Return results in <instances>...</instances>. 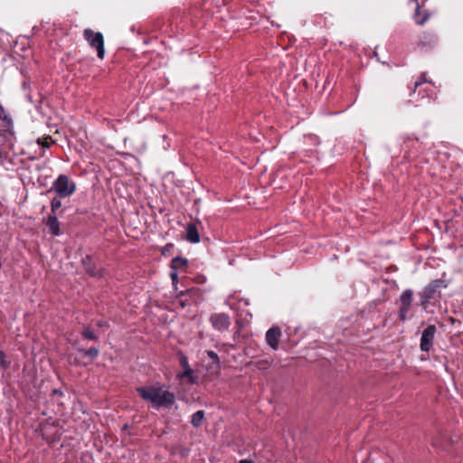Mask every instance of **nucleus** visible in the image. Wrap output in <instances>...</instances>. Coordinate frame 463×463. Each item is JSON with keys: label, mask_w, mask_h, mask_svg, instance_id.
Segmentation results:
<instances>
[{"label": "nucleus", "mask_w": 463, "mask_h": 463, "mask_svg": "<svg viewBox=\"0 0 463 463\" xmlns=\"http://www.w3.org/2000/svg\"><path fill=\"white\" fill-rule=\"evenodd\" d=\"M146 400L156 409H166L175 403V396L164 386H150L146 387Z\"/></svg>", "instance_id": "nucleus-1"}, {"label": "nucleus", "mask_w": 463, "mask_h": 463, "mask_svg": "<svg viewBox=\"0 0 463 463\" xmlns=\"http://www.w3.org/2000/svg\"><path fill=\"white\" fill-rule=\"evenodd\" d=\"M444 278L445 273H443L442 278L431 280L420 292V306L424 308L428 307L430 300H439L441 298V290L449 286V282Z\"/></svg>", "instance_id": "nucleus-2"}, {"label": "nucleus", "mask_w": 463, "mask_h": 463, "mask_svg": "<svg viewBox=\"0 0 463 463\" xmlns=\"http://www.w3.org/2000/svg\"><path fill=\"white\" fill-rule=\"evenodd\" d=\"M51 191H54L59 198L70 197L76 191V184L68 175H60L52 183Z\"/></svg>", "instance_id": "nucleus-3"}, {"label": "nucleus", "mask_w": 463, "mask_h": 463, "mask_svg": "<svg viewBox=\"0 0 463 463\" xmlns=\"http://www.w3.org/2000/svg\"><path fill=\"white\" fill-rule=\"evenodd\" d=\"M83 38L90 46L97 51L99 59L103 60L105 56L104 36L100 32H94L90 28L83 31Z\"/></svg>", "instance_id": "nucleus-4"}, {"label": "nucleus", "mask_w": 463, "mask_h": 463, "mask_svg": "<svg viewBox=\"0 0 463 463\" xmlns=\"http://www.w3.org/2000/svg\"><path fill=\"white\" fill-rule=\"evenodd\" d=\"M189 261L187 259L183 257H175L170 263V279L172 280L173 288L177 290V284L179 281V276L184 275L188 270Z\"/></svg>", "instance_id": "nucleus-5"}, {"label": "nucleus", "mask_w": 463, "mask_h": 463, "mask_svg": "<svg viewBox=\"0 0 463 463\" xmlns=\"http://www.w3.org/2000/svg\"><path fill=\"white\" fill-rule=\"evenodd\" d=\"M413 299V291L411 289H405L402 292L398 304H399V317L400 320L404 322L409 317L411 303Z\"/></svg>", "instance_id": "nucleus-6"}, {"label": "nucleus", "mask_w": 463, "mask_h": 463, "mask_svg": "<svg viewBox=\"0 0 463 463\" xmlns=\"http://www.w3.org/2000/svg\"><path fill=\"white\" fill-rule=\"evenodd\" d=\"M179 364L182 371L177 373V378L179 380L186 379L187 383L191 384L196 383L198 381V376L196 375L194 370L190 367L188 358L183 353L179 354Z\"/></svg>", "instance_id": "nucleus-7"}, {"label": "nucleus", "mask_w": 463, "mask_h": 463, "mask_svg": "<svg viewBox=\"0 0 463 463\" xmlns=\"http://www.w3.org/2000/svg\"><path fill=\"white\" fill-rule=\"evenodd\" d=\"M209 321L217 331H225L231 326V318L225 313H213L211 315Z\"/></svg>", "instance_id": "nucleus-8"}, {"label": "nucleus", "mask_w": 463, "mask_h": 463, "mask_svg": "<svg viewBox=\"0 0 463 463\" xmlns=\"http://www.w3.org/2000/svg\"><path fill=\"white\" fill-rule=\"evenodd\" d=\"M436 333V326L434 325H429L422 332L420 337V350L423 352H429L432 345Z\"/></svg>", "instance_id": "nucleus-9"}, {"label": "nucleus", "mask_w": 463, "mask_h": 463, "mask_svg": "<svg viewBox=\"0 0 463 463\" xmlns=\"http://www.w3.org/2000/svg\"><path fill=\"white\" fill-rule=\"evenodd\" d=\"M82 265L84 267L85 271L91 277L100 278L103 276V269H97L90 255H86L82 260Z\"/></svg>", "instance_id": "nucleus-10"}, {"label": "nucleus", "mask_w": 463, "mask_h": 463, "mask_svg": "<svg viewBox=\"0 0 463 463\" xmlns=\"http://www.w3.org/2000/svg\"><path fill=\"white\" fill-rule=\"evenodd\" d=\"M281 336V331L279 327H271L266 333V341L268 345L274 350L279 347V342Z\"/></svg>", "instance_id": "nucleus-11"}, {"label": "nucleus", "mask_w": 463, "mask_h": 463, "mask_svg": "<svg viewBox=\"0 0 463 463\" xmlns=\"http://www.w3.org/2000/svg\"><path fill=\"white\" fill-rule=\"evenodd\" d=\"M426 82L425 74L421 75V80H418L414 84V92L418 91L419 95L422 94V98L431 99L434 95V90L431 86L423 87V83Z\"/></svg>", "instance_id": "nucleus-12"}, {"label": "nucleus", "mask_w": 463, "mask_h": 463, "mask_svg": "<svg viewBox=\"0 0 463 463\" xmlns=\"http://www.w3.org/2000/svg\"><path fill=\"white\" fill-rule=\"evenodd\" d=\"M43 222L49 228V232L52 235L60 236L62 233L60 229V222L56 215L49 214Z\"/></svg>", "instance_id": "nucleus-13"}, {"label": "nucleus", "mask_w": 463, "mask_h": 463, "mask_svg": "<svg viewBox=\"0 0 463 463\" xmlns=\"http://www.w3.org/2000/svg\"><path fill=\"white\" fill-rule=\"evenodd\" d=\"M78 352L80 354H82L84 356H87L89 358L88 362H84L83 365H88L91 364L99 354V350L97 347H90L88 349L85 348H79Z\"/></svg>", "instance_id": "nucleus-14"}, {"label": "nucleus", "mask_w": 463, "mask_h": 463, "mask_svg": "<svg viewBox=\"0 0 463 463\" xmlns=\"http://www.w3.org/2000/svg\"><path fill=\"white\" fill-rule=\"evenodd\" d=\"M186 239L192 243L200 241V234L194 223H189L186 227Z\"/></svg>", "instance_id": "nucleus-15"}, {"label": "nucleus", "mask_w": 463, "mask_h": 463, "mask_svg": "<svg viewBox=\"0 0 463 463\" xmlns=\"http://www.w3.org/2000/svg\"><path fill=\"white\" fill-rule=\"evenodd\" d=\"M430 13L426 10H420V7L419 4L417 5V7L415 9V13L413 15L414 21L419 25H423L428 19L430 18Z\"/></svg>", "instance_id": "nucleus-16"}, {"label": "nucleus", "mask_w": 463, "mask_h": 463, "mask_svg": "<svg viewBox=\"0 0 463 463\" xmlns=\"http://www.w3.org/2000/svg\"><path fill=\"white\" fill-rule=\"evenodd\" d=\"M203 420H204L203 411H197L196 412H194L192 415L191 424L194 427L198 428L203 424Z\"/></svg>", "instance_id": "nucleus-17"}, {"label": "nucleus", "mask_w": 463, "mask_h": 463, "mask_svg": "<svg viewBox=\"0 0 463 463\" xmlns=\"http://www.w3.org/2000/svg\"><path fill=\"white\" fill-rule=\"evenodd\" d=\"M61 198H59L57 195L52 198L51 201V214L50 215H56L57 211L61 207Z\"/></svg>", "instance_id": "nucleus-18"}, {"label": "nucleus", "mask_w": 463, "mask_h": 463, "mask_svg": "<svg viewBox=\"0 0 463 463\" xmlns=\"http://www.w3.org/2000/svg\"><path fill=\"white\" fill-rule=\"evenodd\" d=\"M81 335L88 340L97 341L98 336L93 333L90 326H87L81 332Z\"/></svg>", "instance_id": "nucleus-19"}, {"label": "nucleus", "mask_w": 463, "mask_h": 463, "mask_svg": "<svg viewBox=\"0 0 463 463\" xmlns=\"http://www.w3.org/2000/svg\"><path fill=\"white\" fill-rule=\"evenodd\" d=\"M11 365V361L7 359L4 351L0 350V370L8 369Z\"/></svg>", "instance_id": "nucleus-20"}, {"label": "nucleus", "mask_w": 463, "mask_h": 463, "mask_svg": "<svg viewBox=\"0 0 463 463\" xmlns=\"http://www.w3.org/2000/svg\"><path fill=\"white\" fill-rule=\"evenodd\" d=\"M37 143L42 146L43 147H50L51 144L53 143L52 138L51 136L40 137L37 139Z\"/></svg>", "instance_id": "nucleus-21"}, {"label": "nucleus", "mask_w": 463, "mask_h": 463, "mask_svg": "<svg viewBox=\"0 0 463 463\" xmlns=\"http://www.w3.org/2000/svg\"><path fill=\"white\" fill-rule=\"evenodd\" d=\"M0 119L7 124L12 123V119L9 117L8 113L5 111V108L0 104Z\"/></svg>", "instance_id": "nucleus-22"}, {"label": "nucleus", "mask_w": 463, "mask_h": 463, "mask_svg": "<svg viewBox=\"0 0 463 463\" xmlns=\"http://www.w3.org/2000/svg\"><path fill=\"white\" fill-rule=\"evenodd\" d=\"M206 354L216 364V366H219V364H220L219 356L214 351L207 350Z\"/></svg>", "instance_id": "nucleus-23"}, {"label": "nucleus", "mask_w": 463, "mask_h": 463, "mask_svg": "<svg viewBox=\"0 0 463 463\" xmlns=\"http://www.w3.org/2000/svg\"><path fill=\"white\" fill-rule=\"evenodd\" d=\"M137 392H138V394L140 395V397L142 399H145V395H146L145 387H138L137 388Z\"/></svg>", "instance_id": "nucleus-24"}, {"label": "nucleus", "mask_w": 463, "mask_h": 463, "mask_svg": "<svg viewBox=\"0 0 463 463\" xmlns=\"http://www.w3.org/2000/svg\"><path fill=\"white\" fill-rule=\"evenodd\" d=\"M97 326H99V327H104V326H108V323L106 321H103V320H99L97 322Z\"/></svg>", "instance_id": "nucleus-25"}, {"label": "nucleus", "mask_w": 463, "mask_h": 463, "mask_svg": "<svg viewBox=\"0 0 463 463\" xmlns=\"http://www.w3.org/2000/svg\"><path fill=\"white\" fill-rule=\"evenodd\" d=\"M411 142H414V140H413V139H411V138H408V139L404 142V144H405V147H409V144H410Z\"/></svg>", "instance_id": "nucleus-26"}, {"label": "nucleus", "mask_w": 463, "mask_h": 463, "mask_svg": "<svg viewBox=\"0 0 463 463\" xmlns=\"http://www.w3.org/2000/svg\"><path fill=\"white\" fill-rule=\"evenodd\" d=\"M239 463H254V462L250 459H241L239 461Z\"/></svg>", "instance_id": "nucleus-27"}, {"label": "nucleus", "mask_w": 463, "mask_h": 463, "mask_svg": "<svg viewBox=\"0 0 463 463\" xmlns=\"http://www.w3.org/2000/svg\"><path fill=\"white\" fill-rule=\"evenodd\" d=\"M53 393H55V394H62V392L61 390H59V389H54L53 390Z\"/></svg>", "instance_id": "nucleus-28"}, {"label": "nucleus", "mask_w": 463, "mask_h": 463, "mask_svg": "<svg viewBox=\"0 0 463 463\" xmlns=\"http://www.w3.org/2000/svg\"><path fill=\"white\" fill-rule=\"evenodd\" d=\"M2 156H3V154H2V153H0V158H2Z\"/></svg>", "instance_id": "nucleus-29"}, {"label": "nucleus", "mask_w": 463, "mask_h": 463, "mask_svg": "<svg viewBox=\"0 0 463 463\" xmlns=\"http://www.w3.org/2000/svg\"><path fill=\"white\" fill-rule=\"evenodd\" d=\"M0 137H2V134L0 133Z\"/></svg>", "instance_id": "nucleus-30"}]
</instances>
